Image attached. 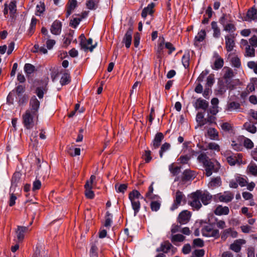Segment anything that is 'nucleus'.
Segmentation results:
<instances>
[{
  "instance_id": "f257e3e1",
  "label": "nucleus",
  "mask_w": 257,
  "mask_h": 257,
  "mask_svg": "<svg viewBox=\"0 0 257 257\" xmlns=\"http://www.w3.org/2000/svg\"><path fill=\"white\" fill-rule=\"evenodd\" d=\"M212 196L207 191L197 190L191 194V200L189 204L194 209L199 210L202 206L201 202L204 205L209 204L212 199Z\"/></svg>"
},
{
  "instance_id": "052dcab7",
  "label": "nucleus",
  "mask_w": 257,
  "mask_h": 257,
  "mask_svg": "<svg viewBox=\"0 0 257 257\" xmlns=\"http://www.w3.org/2000/svg\"><path fill=\"white\" fill-rule=\"evenodd\" d=\"M249 172L254 176H257V165L255 164H250L247 167Z\"/></svg>"
},
{
  "instance_id": "37998d69",
  "label": "nucleus",
  "mask_w": 257,
  "mask_h": 257,
  "mask_svg": "<svg viewBox=\"0 0 257 257\" xmlns=\"http://www.w3.org/2000/svg\"><path fill=\"white\" fill-rule=\"evenodd\" d=\"M115 188L117 192L123 193L127 188V184L117 183L115 185Z\"/></svg>"
},
{
  "instance_id": "5701e85b",
  "label": "nucleus",
  "mask_w": 257,
  "mask_h": 257,
  "mask_svg": "<svg viewBox=\"0 0 257 257\" xmlns=\"http://www.w3.org/2000/svg\"><path fill=\"white\" fill-rule=\"evenodd\" d=\"M237 235L238 233L237 231L229 228L224 230L221 234V238L223 240H225L228 235L231 236L233 238H235L237 236Z\"/></svg>"
},
{
  "instance_id": "a878e982",
  "label": "nucleus",
  "mask_w": 257,
  "mask_h": 257,
  "mask_svg": "<svg viewBox=\"0 0 257 257\" xmlns=\"http://www.w3.org/2000/svg\"><path fill=\"white\" fill-rule=\"evenodd\" d=\"M229 212V208L227 206L223 207L221 205L217 206L214 213L217 215H227Z\"/></svg>"
},
{
  "instance_id": "0e129e2a",
  "label": "nucleus",
  "mask_w": 257,
  "mask_h": 257,
  "mask_svg": "<svg viewBox=\"0 0 257 257\" xmlns=\"http://www.w3.org/2000/svg\"><path fill=\"white\" fill-rule=\"evenodd\" d=\"M243 145L246 148L250 149L253 148V143L250 139L245 138L243 142Z\"/></svg>"
},
{
  "instance_id": "603ef678",
  "label": "nucleus",
  "mask_w": 257,
  "mask_h": 257,
  "mask_svg": "<svg viewBox=\"0 0 257 257\" xmlns=\"http://www.w3.org/2000/svg\"><path fill=\"white\" fill-rule=\"evenodd\" d=\"M36 15H40V14L43 13L45 10V5L44 3L40 2L39 5H37L36 7Z\"/></svg>"
},
{
  "instance_id": "393cba45",
  "label": "nucleus",
  "mask_w": 257,
  "mask_h": 257,
  "mask_svg": "<svg viewBox=\"0 0 257 257\" xmlns=\"http://www.w3.org/2000/svg\"><path fill=\"white\" fill-rule=\"evenodd\" d=\"M155 4L153 3L149 4L147 7L145 8L142 12V17L145 18L148 15H152L154 13V8Z\"/></svg>"
},
{
  "instance_id": "6e6552de",
  "label": "nucleus",
  "mask_w": 257,
  "mask_h": 257,
  "mask_svg": "<svg viewBox=\"0 0 257 257\" xmlns=\"http://www.w3.org/2000/svg\"><path fill=\"white\" fill-rule=\"evenodd\" d=\"M241 44L245 47L244 56L247 57H253L255 56V48L249 45L248 42L246 40L242 39Z\"/></svg>"
},
{
  "instance_id": "49530a36",
  "label": "nucleus",
  "mask_w": 257,
  "mask_h": 257,
  "mask_svg": "<svg viewBox=\"0 0 257 257\" xmlns=\"http://www.w3.org/2000/svg\"><path fill=\"white\" fill-rule=\"evenodd\" d=\"M37 22V20L36 18H35L34 17L32 18V19L31 20V22L30 24V27L29 29V34L31 36L34 33V31H35V30L36 28Z\"/></svg>"
},
{
  "instance_id": "473e14b6",
  "label": "nucleus",
  "mask_w": 257,
  "mask_h": 257,
  "mask_svg": "<svg viewBox=\"0 0 257 257\" xmlns=\"http://www.w3.org/2000/svg\"><path fill=\"white\" fill-rule=\"evenodd\" d=\"M8 7L10 10V14L11 18H12V19H14L16 17V2L15 1H13L11 2Z\"/></svg>"
},
{
  "instance_id": "338daca9",
  "label": "nucleus",
  "mask_w": 257,
  "mask_h": 257,
  "mask_svg": "<svg viewBox=\"0 0 257 257\" xmlns=\"http://www.w3.org/2000/svg\"><path fill=\"white\" fill-rule=\"evenodd\" d=\"M248 42L249 45H250L251 47L254 48L257 47V37L255 35H253L249 39Z\"/></svg>"
},
{
  "instance_id": "0eeeda50",
  "label": "nucleus",
  "mask_w": 257,
  "mask_h": 257,
  "mask_svg": "<svg viewBox=\"0 0 257 257\" xmlns=\"http://www.w3.org/2000/svg\"><path fill=\"white\" fill-rule=\"evenodd\" d=\"M40 101L37 99L35 96H33L30 99L29 102L30 109L29 110L35 115H38V110L40 107Z\"/></svg>"
},
{
  "instance_id": "ddd939ff",
  "label": "nucleus",
  "mask_w": 257,
  "mask_h": 257,
  "mask_svg": "<svg viewBox=\"0 0 257 257\" xmlns=\"http://www.w3.org/2000/svg\"><path fill=\"white\" fill-rule=\"evenodd\" d=\"M190 217V212L188 210H184L179 214L177 220L181 225L185 224L189 221Z\"/></svg>"
},
{
  "instance_id": "c756f323",
  "label": "nucleus",
  "mask_w": 257,
  "mask_h": 257,
  "mask_svg": "<svg viewBox=\"0 0 257 257\" xmlns=\"http://www.w3.org/2000/svg\"><path fill=\"white\" fill-rule=\"evenodd\" d=\"M21 177V174L20 172H16L14 173L11 179V189L17 187L18 183L20 182Z\"/></svg>"
},
{
  "instance_id": "09e8293b",
  "label": "nucleus",
  "mask_w": 257,
  "mask_h": 257,
  "mask_svg": "<svg viewBox=\"0 0 257 257\" xmlns=\"http://www.w3.org/2000/svg\"><path fill=\"white\" fill-rule=\"evenodd\" d=\"M111 217V214L108 211L106 212V215L105 217V223L104 224V226H105L106 227H110L112 223Z\"/></svg>"
},
{
  "instance_id": "2f4dec72",
  "label": "nucleus",
  "mask_w": 257,
  "mask_h": 257,
  "mask_svg": "<svg viewBox=\"0 0 257 257\" xmlns=\"http://www.w3.org/2000/svg\"><path fill=\"white\" fill-rule=\"evenodd\" d=\"M185 236L181 234L172 235L171 237V242L175 245H178V242H183L185 239Z\"/></svg>"
},
{
  "instance_id": "c03bdc74",
  "label": "nucleus",
  "mask_w": 257,
  "mask_h": 257,
  "mask_svg": "<svg viewBox=\"0 0 257 257\" xmlns=\"http://www.w3.org/2000/svg\"><path fill=\"white\" fill-rule=\"evenodd\" d=\"M240 106V105L238 102L232 101L227 104L226 110L228 111H232L234 109H238Z\"/></svg>"
},
{
  "instance_id": "39448f33",
  "label": "nucleus",
  "mask_w": 257,
  "mask_h": 257,
  "mask_svg": "<svg viewBox=\"0 0 257 257\" xmlns=\"http://www.w3.org/2000/svg\"><path fill=\"white\" fill-rule=\"evenodd\" d=\"M36 117L37 118L38 117V115H34L29 110H26L25 113H24L22 115V120L23 123L25 126V127L28 129L30 130L33 128L35 125V122L34 120V118Z\"/></svg>"
},
{
  "instance_id": "4d7b16f0",
  "label": "nucleus",
  "mask_w": 257,
  "mask_h": 257,
  "mask_svg": "<svg viewBox=\"0 0 257 257\" xmlns=\"http://www.w3.org/2000/svg\"><path fill=\"white\" fill-rule=\"evenodd\" d=\"M232 65L236 68H239L241 65V62L238 57H233L231 59Z\"/></svg>"
},
{
  "instance_id": "2eb2a0df",
  "label": "nucleus",
  "mask_w": 257,
  "mask_h": 257,
  "mask_svg": "<svg viewBox=\"0 0 257 257\" xmlns=\"http://www.w3.org/2000/svg\"><path fill=\"white\" fill-rule=\"evenodd\" d=\"M245 20L257 22V9L254 7L249 9L247 12Z\"/></svg>"
},
{
  "instance_id": "4468645a",
  "label": "nucleus",
  "mask_w": 257,
  "mask_h": 257,
  "mask_svg": "<svg viewBox=\"0 0 257 257\" xmlns=\"http://www.w3.org/2000/svg\"><path fill=\"white\" fill-rule=\"evenodd\" d=\"M28 230V227L24 226H18L16 231L17 238V243L22 242L25 237V233Z\"/></svg>"
},
{
  "instance_id": "de8ad7c7",
  "label": "nucleus",
  "mask_w": 257,
  "mask_h": 257,
  "mask_svg": "<svg viewBox=\"0 0 257 257\" xmlns=\"http://www.w3.org/2000/svg\"><path fill=\"white\" fill-rule=\"evenodd\" d=\"M190 55L189 53L184 54L182 58V63L185 68L189 66Z\"/></svg>"
},
{
  "instance_id": "bf43d9fd",
  "label": "nucleus",
  "mask_w": 257,
  "mask_h": 257,
  "mask_svg": "<svg viewBox=\"0 0 257 257\" xmlns=\"http://www.w3.org/2000/svg\"><path fill=\"white\" fill-rule=\"evenodd\" d=\"M193 245L194 247H202L204 245V243L202 239L198 238L193 240Z\"/></svg>"
},
{
  "instance_id": "79ce46f5",
  "label": "nucleus",
  "mask_w": 257,
  "mask_h": 257,
  "mask_svg": "<svg viewBox=\"0 0 257 257\" xmlns=\"http://www.w3.org/2000/svg\"><path fill=\"white\" fill-rule=\"evenodd\" d=\"M79 38L80 40L79 45L81 49L84 50L85 51H87L88 49V46L85 43L86 38H85V35L83 34H82L79 36Z\"/></svg>"
},
{
  "instance_id": "13d9d810",
  "label": "nucleus",
  "mask_w": 257,
  "mask_h": 257,
  "mask_svg": "<svg viewBox=\"0 0 257 257\" xmlns=\"http://www.w3.org/2000/svg\"><path fill=\"white\" fill-rule=\"evenodd\" d=\"M18 97L19 99L18 100V103L19 104V105H24V104H26L28 101L29 98L28 95L26 94L22 95Z\"/></svg>"
},
{
  "instance_id": "7c9ffc66",
  "label": "nucleus",
  "mask_w": 257,
  "mask_h": 257,
  "mask_svg": "<svg viewBox=\"0 0 257 257\" xmlns=\"http://www.w3.org/2000/svg\"><path fill=\"white\" fill-rule=\"evenodd\" d=\"M221 185V180L220 177L212 178L208 184L209 188L214 189Z\"/></svg>"
},
{
  "instance_id": "9d476101",
  "label": "nucleus",
  "mask_w": 257,
  "mask_h": 257,
  "mask_svg": "<svg viewBox=\"0 0 257 257\" xmlns=\"http://www.w3.org/2000/svg\"><path fill=\"white\" fill-rule=\"evenodd\" d=\"M185 199V197L182 192L178 190L176 193L175 198L174 200L173 204H172L171 210L174 211L177 209L178 206L181 204V201Z\"/></svg>"
},
{
  "instance_id": "3c124183",
  "label": "nucleus",
  "mask_w": 257,
  "mask_h": 257,
  "mask_svg": "<svg viewBox=\"0 0 257 257\" xmlns=\"http://www.w3.org/2000/svg\"><path fill=\"white\" fill-rule=\"evenodd\" d=\"M170 147L171 145L168 143H165L164 144H163L159 151L160 157L161 158H162L163 156V153L168 151V150H169Z\"/></svg>"
},
{
  "instance_id": "dca6fc26",
  "label": "nucleus",
  "mask_w": 257,
  "mask_h": 257,
  "mask_svg": "<svg viewBox=\"0 0 257 257\" xmlns=\"http://www.w3.org/2000/svg\"><path fill=\"white\" fill-rule=\"evenodd\" d=\"M62 29V23L58 20H55L52 24L50 31L52 34L58 35L61 33Z\"/></svg>"
},
{
  "instance_id": "aec40b11",
  "label": "nucleus",
  "mask_w": 257,
  "mask_h": 257,
  "mask_svg": "<svg viewBox=\"0 0 257 257\" xmlns=\"http://www.w3.org/2000/svg\"><path fill=\"white\" fill-rule=\"evenodd\" d=\"M245 243V241L243 239H236L230 244L229 248L235 252H238L240 251L241 245Z\"/></svg>"
},
{
  "instance_id": "ea45409f",
  "label": "nucleus",
  "mask_w": 257,
  "mask_h": 257,
  "mask_svg": "<svg viewBox=\"0 0 257 257\" xmlns=\"http://www.w3.org/2000/svg\"><path fill=\"white\" fill-rule=\"evenodd\" d=\"M206 36V32L204 30H201L198 33L197 36H196L195 38V43L194 44L197 45V42H202Z\"/></svg>"
},
{
  "instance_id": "69168bd1",
  "label": "nucleus",
  "mask_w": 257,
  "mask_h": 257,
  "mask_svg": "<svg viewBox=\"0 0 257 257\" xmlns=\"http://www.w3.org/2000/svg\"><path fill=\"white\" fill-rule=\"evenodd\" d=\"M15 91H11L8 94L7 98V102L9 104H14V96H15Z\"/></svg>"
},
{
  "instance_id": "20e7f679",
  "label": "nucleus",
  "mask_w": 257,
  "mask_h": 257,
  "mask_svg": "<svg viewBox=\"0 0 257 257\" xmlns=\"http://www.w3.org/2000/svg\"><path fill=\"white\" fill-rule=\"evenodd\" d=\"M128 198L131 202L132 208L134 210V215L136 216L139 212L141 207V203L139 199L140 198L144 200H146V199L137 190H134L131 192L129 193Z\"/></svg>"
},
{
  "instance_id": "f8f14e48",
  "label": "nucleus",
  "mask_w": 257,
  "mask_h": 257,
  "mask_svg": "<svg viewBox=\"0 0 257 257\" xmlns=\"http://www.w3.org/2000/svg\"><path fill=\"white\" fill-rule=\"evenodd\" d=\"M241 159L242 155L241 154H232L226 157L227 162L230 166H234L236 164H240Z\"/></svg>"
},
{
  "instance_id": "864d4df0",
  "label": "nucleus",
  "mask_w": 257,
  "mask_h": 257,
  "mask_svg": "<svg viewBox=\"0 0 257 257\" xmlns=\"http://www.w3.org/2000/svg\"><path fill=\"white\" fill-rule=\"evenodd\" d=\"M151 151L150 150H145L144 154L142 156V158L145 160V162L148 163H149L152 158L151 157Z\"/></svg>"
},
{
  "instance_id": "4c0bfd02",
  "label": "nucleus",
  "mask_w": 257,
  "mask_h": 257,
  "mask_svg": "<svg viewBox=\"0 0 257 257\" xmlns=\"http://www.w3.org/2000/svg\"><path fill=\"white\" fill-rule=\"evenodd\" d=\"M99 2V0H87L86 6L89 10H95L98 7Z\"/></svg>"
},
{
  "instance_id": "a211bd4d",
  "label": "nucleus",
  "mask_w": 257,
  "mask_h": 257,
  "mask_svg": "<svg viewBox=\"0 0 257 257\" xmlns=\"http://www.w3.org/2000/svg\"><path fill=\"white\" fill-rule=\"evenodd\" d=\"M209 103L201 98H198L194 104V106L196 109H202L205 110L207 109Z\"/></svg>"
},
{
  "instance_id": "cd10ccee",
  "label": "nucleus",
  "mask_w": 257,
  "mask_h": 257,
  "mask_svg": "<svg viewBox=\"0 0 257 257\" xmlns=\"http://www.w3.org/2000/svg\"><path fill=\"white\" fill-rule=\"evenodd\" d=\"M211 29L213 30V36L215 38H218L221 35V30L218 27L217 23L215 21H213L211 23Z\"/></svg>"
},
{
  "instance_id": "5fc2aeb1",
  "label": "nucleus",
  "mask_w": 257,
  "mask_h": 257,
  "mask_svg": "<svg viewBox=\"0 0 257 257\" xmlns=\"http://www.w3.org/2000/svg\"><path fill=\"white\" fill-rule=\"evenodd\" d=\"M220 201L228 202L233 199V196L231 194L221 195L219 198Z\"/></svg>"
},
{
  "instance_id": "c85d7f7f",
  "label": "nucleus",
  "mask_w": 257,
  "mask_h": 257,
  "mask_svg": "<svg viewBox=\"0 0 257 257\" xmlns=\"http://www.w3.org/2000/svg\"><path fill=\"white\" fill-rule=\"evenodd\" d=\"M85 194L86 197L89 199H93L94 197V192L92 191V187L89 184V181H86L85 184Z\"/></svg>"
},
{
  "instance_id": "412c9836",
  "label": "nucleus",
  "mask_w": 257,
  "mask_h": 257,
  "mask_svg": "<svg viewBox=\"0 0 257 257\" xmlns=\"http://www.w3.org/2000/svg\"><path fill=\"white\" fill-rule=\"evenodd\" d=\"M214 57L215 58L214 62V65L212 66V68L214 70H218L221 69L224 64V60L217 53H215Z\"/></svg>"
},
{
  "instance_id": "423d86ee",
  "label": "nucleus",
  "mask_w": 257,
  "mask_h": 257,
  "mask_svg": "<svg viewBox=\"0 0 257 257\" xmlns=\"http://www.w3.org/2000/svg\"><path fill=\"white\" fill-rule=\"evenodd\" d=\"M202 234L206 237H214L217 238L219 237V232L218 229H214L209 225L204 226L201 230Z\"/></svg>"
},
{
  "instance_id": "e433bc0d",
  "label": "nucleus",
  "mask_w": 257,
  "mask_h": 257,
  "mask_svg": "<svg viewBox=\"0 0 257 257\" xmlns=\"http://www.w3.org/2000/svg\"><path fill=\"white\" fill-rule=\"evenodd\" d=\"M70 74L68 72V70H66L60 79V83L62 85H65L70 83Z\"/></svg>"
},
{
  "instance_id": "680f3d73",
  "label": "nucleus",
  "mask_w": 257,
  "mask_h": 257,
  "mask_svg": "<svg viewBox=\"0 0 257 257\" xmlns=\"http://www.w3.org/2000/svg\"><path fill=\"white\" fill-rule=\"evenodd\" d=\"M98 248L95 244H92L90 250V257H97Z\"/></svg>"
},
{
  "instance_id": "a18cd8bd",
  "label": "nucleus",
  "mask_w": 257,
  "mask_h": 257,
  "mask_svg": "<svg viewBox=\"0 0 257 257\" xmlns=\"http://www.w3.org/2000/svg\"><path fill=\"white\" fill-rule=\"evenodd\" d=\"M40 255H41V257H50L47 251H46L44 250L41 251L37 247L35 253L33 254L32 257H38V256Z\"/></svg>"
},
{
  "instance_id": "58836bf2",
  "label": "nucleus",
  "mask_w": 257,
  "mask_h": 257,
  "mask_svg": "<svg viewBox=\"0 0 257 257\" xmlns=\"http://www.w3.org/2000/svg\"><path fill=\"white\" fill-rule=\"evenodd\" d=\"M207 135L211 140H218V133L214 128H209L207 130Z\"/></svg>"
},
{
  "instance_id": "72a5a7b5",
  "label": "nucleus",
  "mask_w": 257,
  "mask_h": 257,
  "mask_svg": "<svg viewBox=\"0 0 257 257\" xmlns=\"http://www.w3.org/2000/svg\"><path fill=\"white\" fill-rule=\"evenodd\" d=\"M181 166H175L174 163L169 166V170L173 176L178 175L181 172Z\"/></svg>"
},
{
  "instance_id": "774afa93",
  "label": "nucleus",
  "mask_w": 257,
  "mask_h": 257,
  "mask_svg": "<svg viewBox=\"0 0 257 257\" xmlns=\"http://www.w3.org/2000/svg\"><path fill=\"white\" fill-rule=\"evenodd\" d=\"M247 66L253 70L254 72L257 74V62L249 61L247 63Z\"/></svg>"
},
{
  "instance_id": "a19ab883",
  "label": "nucleus",
  "mask_w": 257,
  "mask_h": 257,
  "mask_svg": "<svg viewBox=\"0 0 257 257\" xmlns=\"http://www.w3.org/2000/svg\"><path fill=\"white\" fill-rule=\"evenodd\" d=\"M26 87L25 85H19L15 87L12 91H15V94H16L18 97L22 95V94L25 91Z\"/></svg>"
},
{
  "instance_id": "e2e57ef3",
  "label": "nucleus",
  "mask_w": 257,
  "mask_h": 257,
  "mask_svg": "<svg viewBox=\"0 0 257 257\" xmlns=\"http://www.w3.org/2000/svg\"><path fill=\"white\" fill-rule=\"evenodd\" d=\"M231 146L234 150L237 151H240L242 149V146L240 143L236 142V141H231Z\"/></svg>"
},
{
  "instance_id": "f3484780",
  "label": "nucleus",
  "mask_w": 257,
  "mask_h": 257,
  "mask_svg": "<svg viewBox=\"0 0 257 257\" xmlns=\"http://www.w3.org/2000/svg\"><path fill=\"white\" fill-rule=\"evenodd\" d=\"M195 177V174L193 171L189 169H186L183 172L181 180L182 182H186L193 179Z\"/></svg>"
},
{
  "instance_id": "c9c22d12",
  "label": "nucleus",
  "mask_w": 257,
  "mask_h": 257,
  "mask_svg": "<svg viewBox=\"0 0 257 257\" xmlns=\"http://www.w3.org/2000/svg\"><path fill=\"white\" fill-rule=\"evenodd\" d=\"M251 120L249 122H246L243 124L244 127L247 131L248 132L254 134L257 130L256 126L254 125V124L252 123Z\"/></svg>"
},
{
  "instance_id": "7ed1b4c3",
  "label": "nucleus",
  "mask_w": 257,
  "mask_h": 257,
  "mask_svg": "<svg viewBox=\"0 0 257 257\" xmlns=\"http://www.w3.org/2000/svg\"><path fill=\"white\" fill-rule=\"evenodd\" d=\"M219 23L223 26V30L230 33H234L236 28L235 22L230 15L223 14L219 19Z\"/></svg>"
},
{
  "instance_id": "1a4fd4ad",
  "label": "nucleus",
  "mask_w": 257,
  "mask_h": 257,
  "mask_svg": "<svg viewBox=\"0 0 257 257\" xmlns=\"http://www.w3.org/2000/svg\"><path fill=\"white\" fill-rule=\"evenodd\" d=\"M133 30V26L131 25L128 28L122 39V42L125 44V46L126 48H129L131 45Z\"/></svg>"
},
{
  "instance_id": "6e6d98bb",
  "label": "nucleus",
  "mask_w": 257,
  "mask_h": 257,
  "mask_svg": "<svg viewBox=\"0 0 257 257\" xmlns=\"http://www.w3.org/2000/svg\"><path fill=\"white\" fill-rule=\"evenodd\" d=\"M222 130L225 132H229L232 130L233 126L229 122H223L221 125Z\"/></svg>"
},
{
  "instance_id": "b1692460",
  "label": "nucleus",
  "mask_w": 257,
  "mask_h": 257,
  "mask_svg": "<svg viewBox=\"0 0 257 257\" xmlns=\"http://www.w3.org/2000/svg\"><path fill=\"white\" fill-rule=\"evenodd\" d=\"M77 6L76 0H69L66 6V18H68Z\"/></svg>"
},
{
  "instance_id": "9b49d317",
  "label": "nucleus",
  "mask_w": 257,
  "mask_h": 257,
  "mask_svg": "<svg viewBox=\"0 0 257 257\" xmlns=\"http://www.w3.org/2000/svg\"><path fill=\"white\" fill-rule=\"evenodd\" d=\"M235 37L234 34H230L225 36V47L227 52H231L235 47Z\"/></svg>"
},
{
  "instance_id": "bb28decb",
  "label": "nucleus",
  "mask_w": 257,
  "mask_h": 257,
  "mask_svg": "<svg viewBox=\"0 0 257 257\" xmlns=\"http://www.w3.org/2000/svg\"><path fill=\"white\" fill-rule=\"evenodd\" d=\"M224 72L223 78L225 79V83H227L229 80L234 76L233 70L228 67H224L223 68Z\"/></svg>"
},
{
  "instance_id": "8fccbe9b",
  "label": "nucleus",
  "mask_w": 257,
  "mask_h": 257,
  "mask_svg": "<svg viewBox=\"0 0 257 257\" xmlns=\"http://www.w3.org/2000/svg\"><path fill=\"white\" fill-rule=\"evenodd\" d=\"M161 206V203L158 201H153L151 202L150 207L152 211H158Z\"/></svg>"
},
{
  "instance_id": "f704fd0d",
  "label": "nucleus",
  "mask_w": 257,
  "mask_h": 257,
  "mask_svg": "<svg viewBox=\"0 0 257 257\" xmlns=\"http://www.w3.org/2000/svg\"><path fill=\"white\" fill-rule=\"evenodd\" d=\"M24 71L28 77L36 71L35 67L30 63H26L24 66Z\"/></svg>"
},
{
  "instance_id": "f03ea898",
  "label": "nucleus",
  "mask_w": 257,
  "mask_h": 257,
  "mask_svg": "<svg viewBox=\"0 0 257 257\" xmlns=\"http://www.w3.org/2000/svg\"><path fill=\"white\" fill-rule=\"evenodd\" d=\"M197 159L200 163L203 164L206 172L205 174L207 177L210 176L213 172L218 171L219 164H218V162L214 164L205 153H201L199 155Z\"/></svg>"
},
{
  "instance_id": "4be33fe9",
  "label": "nucleus",
  "mask_w": 257,
  "mask_h": 257,
  "mask_svg": "<svg viewBox=\"0 0 257 257\" xmlns=\"http://www.w3.org/2000/svg\"><path fill=\"white\" fill-rule=\"evenodd\" d=\"M171 247H173L172 244L168 240H166L161 243L160 247L156 249V251H162L165 253H167L171 249Z\"/></svg>"
},
{
  "instance_id": "6ab92c4d",
  "label": "nucleus",
  "mask_w": 257,
  "mask_h": 257,
  "mask_svg": "<svg viewBox=\"0 0 257 257\" xmlns=\"http://www.w3.org/2000/svg\"><path fill=\"white\" fill-rule=\"evenodd\" d=\"M164 138V136L162 133H157L151 144L153 149H156L158 148Z\"/></svg>"
}]
</instances>
